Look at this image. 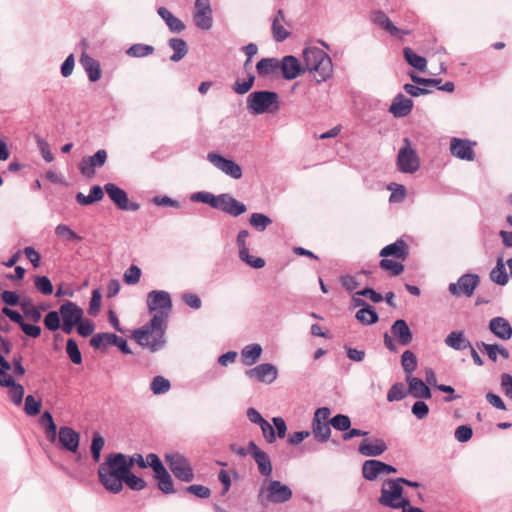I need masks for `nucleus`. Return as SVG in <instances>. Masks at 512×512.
<instances>
[{"label": "nucleus", "mask_w": 512, "mask_h": 512, "mask_svg": "<svg viewBox=\"0 0 512 512\" xmlns=\"http://www.w3.org/2000/svg\"><path fill=\"white\" fill-rule=\"evenodd\" d=\"M128 472L129 468L126 466L125 454L111 452L105 456L104 461L98 466V481L107 492L118 494L123 490V481H125Z\"/></svg>", "instance_id": "obj_1"}, {"label": "nucleus", "mask_w": 512, "mask_h": 512, "mask_svg": "<svg viewBox=\"0 0 512 512\" xmlns=\"http://www.w3.org/2000/svg\"><path fill=\"white\" fill-rule=\"evenodd\" d=\"M168 313L161 310L155 313L149 322L134 329L131 337L142 347H147L151 352L161 350L166 344L165 332Z\"/></svg>", "instance_id": "obj_2"}, {"label": "nucleus", "mask_w": 512, "mask_h": 512, "mask_svg": "<svg viewBox=\"0 0 512 512\" xmlns=\"http://www.w3.org/2000/svg\"><path fill=\"white\" fill-rule=\"evenodd\" d=\"M192 202L203 203L230 216L238 217L247 211V206L229 193L214 195L208 191H198L190 195Z\"/></svg>", "instance_id": "obj_3"}, {"label": "nucleus", "mask_w": 512, "mask_h": 512, "mask_svg": "<svg viewBox=\"0 0 512 512\" xmlns=\"http://www.w3.org/2000/svg\"><path fill=\"white\" fill-rule=\"evenodd\" d=\"M303 60L306 70L317 74L316 83L327 81L333 76L332 59L324 50L306 47L303 50Z\"/></svg>", "instance_id": "obj_4"}, {"label": "nucleus", "mask_w": 512, "mask_h": 512, "mask_svg": "<svg viewBox=\"0 0 512 512\" xmlns=\"http://www.w3.org/2000/svg\"><path fill=\"white\" fill-rule=\"evenodd\" d=\"M246 105L248 111L254 116L273 114L280 109L279 94L271 90H256L247 96Z\"/></svg>", "instance_id": "obj_5"}, {"label": "nucleus", "mask_w": 512, "mask_h": 512, "mask_svg": "<svg viewBox=\"0 0 512 512\" xmlns=\"http://www.w3.org/2000/svg\"><path fill=\"white\" fill-rule=\"evenodd\" d=\"M293 491L279 480H265L258 494V501L262 506L271 504H283L292 499Z\"/></svg>", "instance_id": "obj_6"}, {"label": "nucleus", "mask_w": 512, "mask_h": 512, "mask_svg": "<svg viewBox=\"0 0 512 512\" xmlns=\"http://www.w3.org/2000/svg\"><path fill=\"white\" fill-rule=\"evenodd\" d=\"M390 332L391 334L385 332L383 335L384 345L390 352L398 351L395 341L401 346H408L413 340V332L404 319L395 320L391 325Z\"/></svg>", "instance_id": "obj_7"}, {"label": "nucleus", "mask_w": 512, "mask_h": 512, "mask_svg": "<svg viewBox=\"0 0 512 512\" xmlns=\"http://www.w3.org/2000/svg\"><path fill=\"white\" fill-rule=\"evenodd\" d=\"M165 461L174 476L183 481L191 482L194 479L193 468L188 459L178 452L165 454Z\"/></svg>", "instance_id": "obj_8"}, {"label": "nucleus", "mask_w": 512, "mask_h": 512, "mask_svg": "<svg viewBox=\"0 0 512 512\" xmlns=\"http://www.w3.org/2000/svg\"><path fill=\"white\" fill-rule=\"evenodd\" d=\"M404 145L399 149L397 155V168L402 173L412 174L420 167L419 156L415 149L411 147V140L404 138Z\"/></svg>", "instance_id": "obj_9"}, {"label": "nucleus", "mask_w": 512, "mask_h": 512, "mask_svg": "<svg viewBox=\"0 0 512 512\" xmlns=\"http://www.w3.org/2000/svg\"><path fill=\"white\" fill-rule=\"evenodd\" d=\"M60 313L65 334H71L84 316V310L75 302L69 300L60 305Z\"/></svg>", "instance_id": "obj_10"}, {"label": "nucleus", "mask_w": 512, "mask_h": 512, "mask_svg": "<svg viewBox=\"0 0 512 512\" xmlns=\"http://www.w3.org/2000/svg\"><path fill=\"white\" fill-rule=\"evenodd\" d=\"M403 494L404 489L397 483L396 479H387L383 483L378 501L382 506L397 509L399 501L405 499Z\"/></svg>", "instance_id": "obj_11"}, {"label": "nucleus", "mask_w": 512, "mask_h": 512, "mask_svg": "<svg viewBox=\"0 0 512 512\" xmlns=\"http://www.w3.org/2000/svg\"><path fill=\"white\" fill-rule=\"evenodd\" d=\"M104 190L109 199L119 210L137 211L140 209V204L130 201L127 192L115 183H106Z\"/></svg>", "instance_id": "obj_12"}, {"label": "nucleus", "mask_w": 512, "mask_h": 512, "mask_svg": "<svg viewBox=\"0 0 512 512\" xmlns=\"http://www.w3.org/2000/svg\"><path fill=\"white\" fill-rule=\"evenodd\" d=\"M479 284L478 274L465 273L458 278L457 282L449 284L448 291L455 297H471Z\"/></svg>", "instance_id": "obj_13"}, {"label": "nucleus", "mask_w": 512, "mask_h": 512, "mask_svg": "<svg viewBox=\"0 0 512 512\" xmlns=\"http://www.w3.org/2000/svg\"><path fill=\"white\" fill-rule=\"evenodd\" d=\"M207 160L217 169L235 180L240 179L243 175L242 167L237 162L217 152H209L207 154Z\"/></svg>", "instance_id": "obj_14"}, {"label": "nucleus", "mask_w": 512, "mask_h": 512, "mask_svg": "<svg viewBox=\"0 0 512 512\" xmlns=\"http://www.w3.org/2000/svg\"><path fill=\"white\" fill-rule=\"evenodd\" d=\"M280 75L286 81H291L303 75L306 71L305 64L294 55H285L279 60Z\"/></svg>", "instance_id": "obj_15"}, {"label": "nucleus", "mask_w": 512, "mask_h": 512, "mask_svg": "<svg viewBox=\"0 0 512 512\" xmlns=\"http://www.w3.org/2000/svg\"><path fill=\"white\" fill-rule=\"evenodd\" d=\"M108 158L105 149L97 150L92 156L83 157L79 163V170L82 175L92 177L95 175V170L105 165Z\"/></svg>", "instance_id": "obj_16"}, {"label": "nucleus", "mask_w": 512, "mask_h": 512, "mask_svg": "<svg viewBox=\"0 0 512 512\" xmlns=\"http://www.w3.org/2000/svg\"><path fill=\"white\" fill-rule=\"evenodd\" d=\"M245 375L250 379H256L258 382L271 384L278 377V369L271 363H261L246 370Z\"/></svg>", "instance_id": "obj_17"}, {"label": "nucleus", "mask_w": 512, "mask_h": 512, "mask_svg": "<svg viewBox=\"0 0 512 512\" xmlns=\"http://www.w3.org/2000/svg\"><path fill=\"white\" fill-rule=\"evenodd\" d=\"M59 447L71 453H77L80 446V433L69 426H61L58 431Z\"/></svg>", "instance_id": "obj_18"}, {"label": "nucleus", "mask_w": 512, "mask_h": 512, "mask_svg": "<svg viewBox=\"0 0 512 512\" xmlns=\"http://www.w3.org/2000/svg\"><path fill=\"white\" fill-rule=\"evenodd\" d=\"M475 144L476 142L469 139L453 137L450 140V153L460 160L473 161L475 159L473 150Z\"/></svg>", "instance_id": "obj_19"}, {"label": "nucleus", "mask_w": 512, "mask_h": 512, "mask_svg": "<svg viewBox=\"0 0 512 512\" xmlns=\"http://www.w3.org/2000/svg\"><path fill=\"white\" fill-rule=\"evenodd\" d=\"M147 306L149 312H153L160 308L163 311L172 308L171 296L168 292L163 290H152L147 295Z\"/></svg>", "instance_id": "obj_20"}, {"label": "nucleus", "mask_w": 512, "mask_h": 512, "mask_svg": "<svg viewBox=\"0 0 512 512\" xmlns=\"http://www.w3.org/2000/svg\"><path fill=\"white\" fill-rule=\"evenodd\" d=\"M488 329L495 337L501 340L506 341L512 337V325L502 316H496L490 319Z\"/></svg>", "instance_id": "obj_21"}, {"label": "nucleus", "mask_w": 512, "mask_h": 512, "mask_svg": "<svg viewBox=\"0 0 512 512\" xmlns=\"http://www.w3.org/2000/svg\"><path fill=\"white\" fill-rule=\"evenodd\" d=\"M408 255L409 246L402 238H398L395 242L386 245L379 253L380 257L387 258L391 256L402 261L406 260Z\"/></svg>", "instance_id": "obj_22"}, {"label": "nucleus", "mask_w": 512, "mask_h": 512, "mask_svg": "<svg viewBox=\"0 0 512 512\" xmlns=\"http://www.w3.org/2000/svg\"><path fill=\"white\" fill-rule=\"evenodd\" d=\"M408 384V393L416 399H430L432 392L430 387L420 378L414 376H406Z\"/></svg>", "instance_id": "obj_23"}, {"label": "nucleus", "mask_w": 512, "mask_h": 512, "mask_svg": "<svg viewBox=\"0 0 512 512\" xmlns=\"http://www.w3.org/2000/svg\"><path fill=\"white\" fill-rule=\"evenodd\" d=\"M387 449V444L381 438H375L374 441L363 439L359 444L358 452L366 457H377Z\"/></svg>", "instance_id": "obj_24"}, {"label": "nucleus", "mask_w": 512, "mask_h": 512, "mask_svg": "<svg viewBox=\"0 0 512 512\" xmlns=\"http://www.w3.org/2000/svg\"><path fill=\"white\" fill-rule=\"evenodd\" d=\"M413 109V101L412 99L406 97L402 93H398L390 107L389 112L396 118H403L406 117L411 113Z\"/></svg>", "instance_id": "obj_25"}, {"label": "nucleus", "mask_w": 512, "mask_h": 512, "mask_svg": "<svg viewBox=\"0 0 512 512\" xmlns=\"http://www.w3.org/2000/svg\"><path fill=\"white\" fill-rule=\"evenodd\" d=\"M256 72L259 77H278L280 75L279 59L275 57L261 58L256 63Z\"/></svg>", "instance_id": "obj_26"}, {"label": "nucleus", "mask_w": 512, "mask_h": 512, "mask_svg": "<svg viewBox=\"0 0 512 512\" xmlns=\"http://www.w3.org/2000/svg\"><path fill=\"white\" fill-rule=\"evenodd\" d=\"M444 343L456 351H464L472 345L462 330L450 332L444 339Z\"/></svg>", "instance_id": "obj_27"}, {"label": "nucleus", "mask_w": 512, "mask_h": 512, "mask_svg": "<svg viewBox=\"0 0 512 512\" xmlns=\"http://www.w3.org/2000/svg\"><path fill=\"white\" fill-rule=\"evenodd\" d=\"M80 63L86 71L90 82H97L101 78L100 63L93 57L83 53L80 57Z\"/></svg>", "instance_id": "obj_28"}, {"label": "nucleus", "mask_w": 512, "mask_h": 512, "mask_svg": "<svg viewBox=\"0 0 512 512\" xmlns=\"http://www.w3.org/2000/svg\"><path fill=\"white\" fill-rule=\"evenodd\" d=\"M506 265L507 264L504 262L503 256L500 255L496 260L495 267L490 271V280L499 286H505L509 281V275L505 267Z\"/></svg>", "instance_id": "obj_29"}, {"label": "nucleus", "mask_w": 512, "mask_h": 512, "mask_svg": "<svg viewBox=\"0 0 512 512\" xmlns=\"http://www.w3.org/2000/svg\"><path fill=\"white\" fill-rule=\"evenodd\" d=\"M157 13L164 20L171 32L180 33L185 29L186 26L184 22L175 17L166 7H159Z\"/></svg>", "instance_id": "obj_30"}, {"label": "nucleus", "mask_w": 512, "mask_h": 512, "mask_svg": "<svg viewBox=\"0 0 512 512\" xmlns=\"http://www.w3.org/2000/svg\"><path fill=\"white\" fill-rule=\"evenodd\" d=\"M373 22L380 26L385 31L389 32L392 36H397L402 32V30L396 27L390 20V18L387 16V14L382 10H377L374 12ZM403 33L407 34L408 32L403 31Z\"/></svg>", "instance_id": "obj_31"}, {"label": "nucleus", "mask_w": 512, "mask_h": 512, "mask_svg": "<svg viewBox=\"0 0 512 512\" xmlns=\"http://www.w3.org/2000/svg\"><path fill=\"white\" fill-rule=\"evenodd\" d=\"M403 57L405 61L419 72H425L427 68V60L425 57L418 55L410 47L403 48Z\"/></svg>", "instance_id": "obj_32"}, {"label": "nucleus", "mask_w": 512, "mask_h": 512, "mask_svg": "<svg viewBox=\"0 0 512 512\" xmlns=\"http://www.w3.org/2000/svg\"><path fill=\"white\" fill-rule=\"evenodd\" d=\"M381 467V460L369 459L364 461L362 464L363 478L368 481H375L382 475Z\"/></svg>", "instance_id": "obj_33"}, {"label": "nucleus", "mask_w": 512, "mask_h": 512, "mask_svg": "<svg viewBox=\"0 0 512 512\" xmlns=\"http://www.w3.org/2000/svg\"><path fill=\"white\" fill-rule=\"evenodd\" d=\"M262 352L263 349L260 344L253 343L245 346L241 351L243 364L246 366H252L259 360Z\"/></svg>", "instance_id": "obj_34"}, {"label": "nucleus", "mask_w": 512, "mask_h": 512, "mask_svg": "<svg viewBox=\"0 0 512 512\" xmlns=\"http://www.w3.org/2000/svg\"><path fill=\"white\" fill-rule=\"evenodd\" d=\"M155 480L157 481L158 489L164 494H173L175 493L174 482L169 474L168 470L165 468L162 471L153 475Z\"/></svg>", "instance_id": "obj_35"}, {"label": "nucleus", "mask_w": 512, "mask_h": 512, "mask_svg": "<svg viewBox=\"0 0 512 512\" xmlns=\"http://www.w3.org/2000/svg\"><path fill=\"white\" fill-rule=\"evenodd\" d=\"M168 45L174 51V53L170 56V60L173 62H179L188 53V45L186 41L181 38L169 39Z\"/></svg>", "instance_id": "obj_36"}, {"label": "nucleus", "mask_w": 512, "mask_h": 512, "mask_svg": "<svg viewBox=\"0 0 512 512\" xmlns=\"http://www.w3.org/2000/svg\"><path fill=\"white\" fill-rule=\"evenodd\" d=\"M43 324L48 331L55 332L59 329L63 331L60 309L49 311L44 316Z\"/></svg>", "instance_id": "obj_37"}, {"label": "nucleus", "mask_w": 512, "mask_h": 512, "mask_svg": "<svg viewBox=\"0 0 512 512\" xmlns=\"http://www.w3.org/2000/svg\"><path fill=\"white\" fill-rule=\"evenodd\" d=\"M330 426V423L312 422L311 427L315 440H317L320 443L327 442L331 436Z\"/></svg>", "instance_id": "obj_38"}, {"label": "nucleus", "mask_w": 512, "mask_h": 512, "mask_svg": "<svg viewBox=\"0 0 512 512\" xmlns=\"http://www.w3.org/2000/svg\"><path fill=\"white\" fill-rule=\"evenodd\" d=\"M355 318L357 321H359L362 325H373L379 321V315L376 311V309L372 306V309L367 308H360L356 314Z\"/></svg>", "instance_id": "obj_39"}, {"label": "nucleus", "mask_w": 512, "mask_h": 512, "mask_svg": "<svg viewBox=\"0 0 512 512\" xmlns=\"http://www.w3.org/2000/svg\"><path fill=\"white\" fill-rule=\"evenodd\" d=\"M55 234L65 242H80L83 240L82 236H80L66 224H58L55 227Z\"/></svg>", "instance_id": "obj_40"}, {"label": "nucleus", "mask_w": 512, "mask_h": 512, "mask_svg": "<svg viewBox=\"0 0 512 512\" xmlns=\"http://www.w3.org/2000/svg\"><path fill=\"white\" fill-rule=\"evenodd\" d=\"M255 75L253 73H249L246 79L237 78L235 82L232 84L231 89L239 95H244L248 93L255 84Z\"/></svg>", "instance_id": "obj_41"}, {"label": "nucleus", "mask_w": 512, "mask_h": 512, "mask_svg": "<svg viewBox=\"0 0 512 512\" xmlns=\"http://www.w3.org/2000/svg\"><path fill=\"white\" fill-rule=\"evenodd\" d=\"M66 354L70 361L75 365H80L83 362L82 353L79 349L78 343L74 338H68L65 347Z\"/></svg>", "instance_id": "obj_42"}, {"label": "nucleus", "mask_w": 512, "mask_h": 512, "mask_svg": "<svg viewBox=\"0 0 512 512\" xmlns=\"http://www.w3.org/2000/svg\"><path fill=\"white\" fill-rule=\"evenodd\" d=\"M20 308L23 312V315L30 319L32 322L38 323L41 320L42 314L39 313V310L33 304L31 298H23V302L21 303Z\"/></svg>", "instance_id": "obj_43"}, {"label": "nucleus", "mask_w": 512, "mask_h": 512, "mask_svg": "<svg viewBox=\"0 0 512 512\" xmlns=\"http://www.w3.org/2000/svg\"><path fill=\"white\" fill-rule=\"evenodd\" d=\"M257 464L259 473L264 477H269L272 474L273 466L270 460L269 455L262 451L256 457L253 458Z\"/></svg>", "instance_id": "obj_44"}, {"label": "nucleus", "mask_w": 512, "mask_h": 512, "mask_svg": "<svg viewBox=\"0 0 512 512\" xmlns=\"http://www.w3.org/2000/svg\"><path fill=\"white\" fill-rule=\"evenodd\" d=\"M154 50L152 45L136 43L126 50V54L133 58H142L153 54Z\"/></svg>", "instance_id": "obj_45"}, {"label": "nucleus", "mask_w": 512, "mask_h": 512, "mask_svg": "<svg viewBox=\"0 0 512 512\" xmlns=\"http://www.w3.org/2000/svg\"><path fill=\"white\" fill-rule=\"evenodd\" d=\"M116 334L114 333H107V332H101L94 334L90 339V345L94 349H100L106 345H112L114 344L113 340L116 338Z\"/></svg>", "instance_id": "obj_46"}, {"label": "nucleus", "mask_w": 512, "mask_h": 512, "mask_svg": "<svg viewBox=\"0 0 512 512\" xmlns=\"http://www.w3.org/2000/svg\"><path fill=\"white\" fill-rule=\"evenodd\" d=\"M379 267L385 271H389L392 277L402 274L405 268L401 262L384 257L379 261Z\"/></svg>", "instance_id": "obj_47"}, {"label": "nucleus", "mask_w": 512, "mask_h": 512, "mask_svg": "<svg viewBox=\"0 0 512 512\" xmlns=\"http://www.w3.org/2000/svg\"><path fill=\"white\" fill-rule=\"evenodd\" d=\"M417 357L411 350H406L401 355V365L406 376H412L417 368Z\"/></svg>", "instance_id": "obj_48"}, {"label": "nucleus", "mask_w": 512, "mask_h": 512, "mask_svg": "<svg viewBox=\"0 0 512 512\" xmlns=\"http://www.w3.org/2000/svg\"><path fill=\"white\" fill-rule=\"evenodd\" d=\"M6 388H8V397L10 401L17 406L20 405L23 402L25 394L23 385L14 381L11 383L9 382V385Z\"/></svg>", "instance_id": "obj_49"}, {"label": "nucleus", "mask_w": 512, "mask_h": 512, "mask_svg": "<svg viewBox=\"0 0 512 512\" xmlns=\"http://www.w3.org/2000/svg\"><path fill=\"white\" fill-rule=\"evenodd\" d=\"M249 223L257 231L262 232L272 223V219L266 214L254 212L250 215Z\"/></svg>", "instance_id": "obj_50"}, {"label": "nucleus", "mask_w": 512, "mask_h": 512, "mask_svg": "<svg viewBox=\"0 0 512 512\" xmlns=\"http://www.w3.org/2000/svg\"><path fill=\"white\" fill-rule=\"evenodd\" d=\"M171 388V383L163 376H155L150 384V389L154 395H161L168 392Z\"/></svg>", "instance_id": "obj_51"}, {"label": "nucleus", "mask_w": 512, "mask_h": 512, "mask_svg": "<svg viewBox=\"0 0 512 512\" xmlns=\"http://www.w3.org/2000/svg\"><path fill=\"white\" fill-rule=\"evenodd\" d=\"M195 25L202 30H209L213 25L212 11H196L194 14Z\"/></svg>", "instance_id": "obj_52"}, {"label": "nucleus", "mask_w": 512, "mask_h": 512, "mask_svg": "<svg viewBox=\"0 0 512 512\" xmlns=\"http://www.w3.org/2000/svg\"><path fill=\"white\" fill-rule=\"evenodd\" d=\"M33 138L35 140V143L37 145L38 150L40 151L43 159L50 163L54 160V155L52 154L50 150L49 143L40 135V134H34Z\"/></svg>", "instance_id": "obj_53"}, {"label": "nucleus", "mask_w": 512, "mask_h": 512, "mask_svg": "<svg viewBox=\"0 0 512 512\" xmlns=\"http://www.w3.org/2000/svg\"><path fill=\"white\" fill-rule=\"evenodd\" d=\"M124 484L130 490H133V491H141L147 486L146 481L143 478H141L140 476H137L136 474H134L133 471L128 472V474L125 478V481H123V485Z\"/></svg>", "instance_id": "obj_54"}, {"label": "nucleus", "mask_w": 512, "mask_h": 512, "mask_svg": "<svg viewBox=\"0 0 512 512\" xmlns=\"http://www.w3.org/2000/svg\"><path fill=\"white\" fill-rule=\"evenodd\" d=\"M408 390H405V386L402 382L394 383L387 393V400L389 402L400 401L407 396Z\"/></svg>", "instance_id": "obj_55"}, {"label": "nucleus", "mask_w": 512, "mask_h": 512, "mask_svg": "<svg viewBox=\"0 0 512 512\" xmlns=\"http://www.w3.org/2000/svg\"><path fill=\"white\" fill-rule=\"evenodd\" d=\"M42 407L41 399H36L33 395H27L24 402V412L28 416H36L40 413Z\"/></svg>", "instance_id": "obj_56"}, {"label": "nucleus", "mask_w": 512, "mask_h": 512, "mask_svg": "<svg viewBox=\"0 0 512 512\" xmlns=\"http://www.w3.org/2000/svg\"><path fill=\"white\" fill-rule=\"evenodd\" d=\"M331 426L340 432H345L351 427V419L345 414H336L330 419Z\"/></svg>", "instance_id": "obj_57"}, {"label": "nucleus", "mask_w": 512, "mask_h": 512, "mask_svg": "<svg viewBox=\"0 0 512 512\" xmlns=\"http://www.w3.org/2000/svg\"><path fill=\"white\" fill-rule=\"evenodd\" d=\"M101 301H102V294L101 289L96 288L92 291L89 307H88V314L96 317L101 309Z\"/></svg>", "instance_id": "obj_58"}, {"label": "nucleus", "mask_w": 512, "mask_h": 512, "mask_svg": "<svg viewBox=\"0 0 512 512\" xmlns=\"http://www.w3.org/2000/svg\"><path fill=\"white\" fill-rule=\"evenodd\" d=\"M34 285L35 288L42 293L43 295H51L53 293V285L51 280L45 276H35L34 277Z\"/></svg>", "instance_id": "obj_59"}, {"label": "nucleus", "mask_w": 512, "mask_h": 512, "mask_svg": "<svg viewBox=\"0 0 512 512\" xmlns=\"http://www.w3.org/2000/svg\"><path fill=\"white\" fill-rule=\"evenodd\" d=\"M410 78L414 84L421 85L422 88L429 89L431 87H436L442 83L441 78H424L421 77L414 72L410 74Z\"/></svg>", "instance_id": "obj_60"}, {"label": "nucleus", "mask_w": 512, "mask_h": 512, "mask_svg": "<svg viewBox=\"0 0 512 512\" xmlns=\"http://www.w3.org/2000/svg\"><path fill=\"white\" fill-rule=\"evenodd\" d=\"M144 464V469L150 467L154 474L165 469L164 464L156 453L147 454L146 458H144Z\"/></svg>", "instance_id": "obj_61"}, {"label": "nucleus", "mask_w": 512, "mask_h": 512, "mask_svg": "<svg viewBox=\"0 0 512 512\" xmlns=\"http://www.w3.org/2000/svg\"><path fill=\"white\" fill-rule=\"evenodd\" d=\"M75 328L77 330V333L81 337L87 338L90 335H92L93 332L95 331V324H94V322L92 320H90L88 318H85L83 316L82 320L76 325Z\"/></svg>", "instance_id": "obj_62"}, {"label": "nucleus", "mask_w": 512, "mask_h": 512, "mask_svg": "<svg viewBox=\"0 0 512 512\" xmlns=\"http://www.w3.org/2000/svg\"><path fill=\"white\" fill-rule=\"evenodd\" d=\"M142 271L137 266L132 264L123 275V280L127 285H135L140 281Z\"/></svg>", "instance_id": "obj_63"}, {"label": "nucleus", "mask_w": 512, "mask_h": 512, "mask_svg": "<svg viewBox=\"0 0 512 512\" xmlns=\"http://www.w3.org/2000/svg\"><path fill=\"white\" fill-rule=\"evenodd\" d=\"M1 300L6 305L5 307H15L21 305L23 299L20 298L17 292L11 290H4L1 293Z\"/></svg>", "instance_id": "obj_64"}]
</instances>
